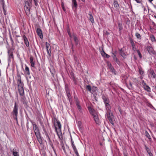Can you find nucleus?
I'll list each match as a JSON object with an SVG mask.
<instances>
[{
    "mask_svg": "<svg viewBox=\"0 0 156 156\" xmlns=\"http://www.w3.org/2000/svg\"><path fill=\"white\" fill-rule=\"evenodd\" d=\"M15 105L14 108H13V115L14 116V118L16 119V123L17 124H18L17 118V115L18 114V106L17 105L16 102L15 101Z\"/></svg>",
    "mask_w": 156,
    "mask_h": 156,
    "instance_id": "1",
    "label": "nucleus"
},
{
    "mask_svg": "<svg viewBox=\"0 0 156 156\" xmlns=\"http://www.w3.org/2000/svg\"><path fill=\"white\" fill-rule=\"evenodd\" d=\"M54 124L57 123V126L58 128V130L60 132H61V125L59 121L57 120L56 118H54Z\"/></svg>",
    "mask_w": 156,
    "mask_h": 156,
    "instance_id": "2",
    "label": "nucleus"
},
{
    "mask_svg": "<svg viewBox=\"0 0 156 156\" xmlns=\"http://www.w3.org/2000/svg\"><path fill=\"white\" fill-rule=\"evenodd\" d=\"M33 129L34 131V133L35 135H38L40 134V132L37 126L35 124H33Z\"/></svg>",
    "mask_w": 156,
    "mask_h": 156,
    "instance_id": "3",
    "label": "nucleus"
},
{
    "mask_svg": "<svg viewBox=\"0 0 156 156\" xmlns=\"http://www.w3.org/2000/svg\"><path fill=\"white\" fill-rule=\"evenodd\" d=\"M19 94L21 96H23L24 94V91L22 85L18 86Z\"/></svg>",
    "mask_w": 156,
    "mask_h": 156,
    "instance_id": "4",
    "label": "nucleus"
},
{
    "mask_svg": "<svg viewBox=\"0 0 156 156\" xmlns=\"http://www.w3.org/2000/svg\"><path fill=\"white\" fill-rule=\"evenodd\" d=\"M36 32L38 35L39 36L40 38L42 39L43 37V35L42 33V31L39 28H37Z\"/></svg>",
    "mask_w": 156,
    "mask_h": 156,
    "instance_id": "5",
    "label": "nucleus"
},
{
    "mask_svg": "<svg viewBox=\"0 0 156 156\" xmlns=\"http://www.w3.org/2000/svg\"><path fill=\"white\" fill-rule=\"evenodd\" d=\"M23 38L24 40L25 44H26L27 47H28L29 46V41H28L27 38L25 35L23 36Z\"/></svg>",
    "mask_w": 156,
    "mask_h": 156,
    "instance_id": "6",
    "label": "nucleus"
},
{
    "mask_svg": "<svg viewBox=\"0 0 156 156\" xmlns=\"http://www.w3.org/2000/svg\"><path fill=\"white\" fill-rule=\"evenodd\" d=\"M93 116L94 119V120L96 122L97 124L99 123V120L98 118V115L96 113L94 114V115H92Z\"/></svg>",
    "mask_w": 156,
    "mask_h": 156,
    "instance_id": "7",
    "label": "nucleus"
},
{
    "mask_svg": "<svg viewBox=\"0 0 156 156\" xmlns=\"http://www.w3.org/2000/svg\"><path fill=\"white\" fill-rule=\"evenodd\" d=\"M25 6L31 7L32 5V0H28L25 2Z\"/></svg>",
    "mask_w": 156,
    "mask_h": 156,
    "instance_id": "8",
    "label": "nucleus"
},
{
    "mask_svg": "<svg viewBox=\"0 0 156 156\" xmlns=\"http://www.w3.org/2000/svg\"><path fill=\"white\" fill-rule=\"evenodd\" d=\"M31 7L28 6H25V12L26 13V14L29 16L30 14V9Z\"/></svg>",
    "mask_w": 156,
    "mask_h": 156,
    "instance_id": "9",
    "label": "nucleus"
},
{
    "mask_svg": "<svg viewBox=\"0 0 156 156\" xmlns=\"http://www.w3.org/2000/svg\"><path fill=\"white\" fill-rule=\"evenodd\" d=\"M46 46L47 51V53L48 55H49V56H50L51 54V50H50V49L49 48L50 44L49 43H48L47 42H46Z\"/></svg>",
    "mask_w": 156,
    "mask_h": 156,
    "instance_id": "10",
    "label": "nucleus"
},
{
    "mask_svg": "<svg viewBox=\"0 0 156 156\" xmlns=\"http://www.w3.org/2000/svg\"><path fill=\"white\" fill-rule=\"evenodd\" d=\"M130 41L133 50L135 51L136 48H135V45L133 40L132 38L130 39Z\"/></svg>",
    "mask_w": 156,
    "mask_h": 156,
    "instance_id": "11",
    "label": "nucleus"
},
{
    "mask_svg": "<svg viewBox=\"0 0 156 156\" xmlns=\"http://www.w3.org/2000/svg\"><path fill=\"white\" fill-rule=\"evenodd\" d=\"M73 37L75 42V45H77L78 44V40L77 37L74 34L73 35Z\"/></svg>",
    "mask_w": 156,
    "mask_h": 156,
    "instance_id": "12",
    "label": "nucleus"
},
{
    "mask_svg": "<svg viewBox=\"0 0 156 156\" xmlns=\"http://www.w3.org/2000/svg\"><path fill=\"white\" fill-rule=\"evenodd\" d=\"M36 136L37 138V139L39 143L41 144H42V141L41 138L40 137V134L36 135Z\"/></svg>",
    "mask_w": 156,
    "mask_h": 156,
    "instance_id": "13",
    "label": "nucleus"
},
{
    "mask_svg": "<svg viewBox=\"0 0 156 156\" xmlns=\"http://www.w3.org/2000/svg\"><path fill=\"white\" fill-rule=\"evenodd\" d=\"M9 55V58L10 59L13 58V54L12 51L11 50H9L8 51Z\"/></svg>",
    "mask_w": 156,
    "mask_h": 156,
    "instance_id": "14",
    "label": "nucleus"
},
{
    "mask_svg": "<svg viewBox=\"0 0 156 156\" xmlns=\"http://www.w3.org/2000/svg\"><path fill=\"white\" fill-rule=\"evenodd\" d=\"M66 90L67 97L69 98V100L70 101V99L71 98L70 91L67 88H66Z\"/></svg>",
    "mask_w": 156,
    "mask_h": 156,
    "instance_id": "15",
    "label": "nucleus"
},
{
    "mask_svg": "<svg viewBox=\"0 0 156 156\" xmlns=\"http://www.w3.org/2000/svg\"><path fill=\"white\" fill-rule=\"evenodd\" d=\"M147 50L149 53L150 54L151 53L153 54H154V51L153 48L150 47H148L147 48Z\"/></svg>",
    "mask_w": 156,
    "mask_h": 156,
    "instance_id": "16",
    "label": "nucleus"
},
{
    "mask_svg": "<svg viewBox=\"0 0 156 156\" xmlns=\"http://www.w3.org/2000/svg\"><path fill=\"white\" fill-rule=\"evenodd\" d=\"M30 60L31 66L32 67H34L35 64L34 61H33V58L32 57H30Z\"/></svg>",
    "mask_w": 156,
    "mask_h": 156,
    "instance_id": "17",
    "label": "nucleus"
},
{
    "mask_svg": "<svg viewBox=\"0 0 156 156\" xmlns=\"http://www.w3.org/2000/svg\"><path fill=\"white\" fill-rule=\"evenodd\" d=\"M88 110L90 114L92 115L96 113V111L92 109L90 107L88 108Z\"/></svg>",
    "mask_w": 156,
    "mask_h": 156,
    "instance_id": "18",
    "label": "nucleus"
},
{
    "mask_svg": "<svg viewBox=\"0 0 156 156\" xmlns=\"http://www.w3.org/2000/svg\"><path fill=\"white\" fill-rule=\"evenodd\" d=\"M89 19L91 22L92 23L94 22V20L93 16L91 14H89V16L88 17Z\"/></svg>",
    "mask_w": 156,
    "mask_h": 156,
    "instance_id": "19",
    "label": "nucleus"
},
{
    "mask_svg": "<svg viewBox=\"0 0 156 156\" xmlns=\"http://www.w3.org/2000/svg\"><path fill=\"white\" fill-rule=\"evenodd\" d=\"M111 111H107L106 113V116L108 119H110V118H112L111 115H112V113H111Z\"/></svg>",
    "mask_w": 156,
    "mask_h": 156,
    "instance_id": "20",
    "label": "nucleus"
},
{
    "mask_svg": "<svg viewBox=\"0 0 156 156\" xmlns=\"http://www.w3.org/2000/svg\"><path fill=\"white\" fill-rule=\"evenodd\" d=\"M21 101L24 104L27 105V102L26 100V98L25 97H21Z\"/></svg>",
    "mask_w": 156,
    "mask_h": 156,
    "instance_id": "21",
    "label": "nucleus"
},
{
    "mask_svg": "<svg viewBox=\"0 0 156 156\" xmlns=\"http://www.w3.org/2000/svg\"><path fill=\"white\" fill-rule=\"evenodd\" d=\"M12 153L14 156H19V154L15 149H13Z\"/></svg>",
    "mask_w": 156,
    "mask_h": 156,
    "instance_id": "22",
    "label": "nucleus"
},
{
    "mask_svg": "<svg viewBox=\"0 0 156 156\" xmlns=\"http://www.w3.org/2000/svg\"><path fill=\"white\" fill-rule=\"evenodd\" d=\"M113 4L114 7L118 9L119 7L118 2L116 1H114Z\"/></svg>",
    "mask_w": 156,
    "mask_h": 156,
    "instance_id": "23",
    "label": "nucleus"
},
{
    "mask_svg": "<svg viewBox=\"0 0 156 156\" xmlns=\"http://www.w3.org/2000/svg\"><path fill=\"white\" fill-rule=\"evenodd\" d=\"M18 79L17 80V84L18 86H21L22 85V82L21 81V78L20 76L19 77Z\"/></svg>",
    "mask_w": 156,
    "mask_h": 156,
    "instance_id": "24",
    "label": "nucleus"
},
{
    "mask_svg": "<svg viewBox=\"0 0 156 156\" xmlns=\"http://www.w3.org/2000/svg\"><path fill=\"white\" fill-rule=\"evenodd\" d=\"M25 72L28 75H30V73L29 71V69L26 65H25Z\"/></svg>",
    "mask_w": 156,
    "mask_h": 156,
    "instance_id": "25",
    "label": "nucleus"
},
{
    "mask_svg": "<svg viewBox=\"0 0 156 156\" xmlns=\"http://www.w3.org/2000/svg\"><path fill=\"white\" fill-rule=\"evenodd\" d=\"M119 51L121 55L123 58L125 57L126 55L124 52L122 51V49L119 50Z\"/></svg>",
    "mask_w": 156,
    "mask_h": 156,
    "instance_id": "26",
    "label": "nucleus"
},
{
    "mask_svg": "<svg viewBox=\"0 0 156 156\" xmlns=\"http://www.w3.org/2000/svg\"><path fill=\"white\" fill-rule=\"evenodd\" d=\"M102 99L104 101L105 104L109 102L108 99L105 96H102Z\"/></svg>",
    "mask_w": 156,
    "mask_h": 156,
    "instance_id": "27",
    "label": "nucleus"
},
{
    "mask_svg": "<svg viewBox=\"0 0 156 156\" xmlns=\"http://www.w3.org/2000/svg\"><path fill=\"white\" fill-rule=\"evenodd\" d=\"M73 5L75 8L77 7V3L76 0H72Z\"/></svg>",
    "mask_w": 156,
    "mask_h": 156,
    "instance_id": "28",
    "label": "nucleus"
},
{
    "mask_svg": "<svg viewBox=\"0 0 156 156\" xmlns=\"http://www.w3.org/2000/svg\"><path fill=\"white\" fill-rule=\"evenodd\" d=\"M144 89L148 92H150V88L147 85H146L144 87Z\"/></svg>",
    "mask_w": 156,
    "mask_h": 156,
    "instance_id": "29",
    "label": "nucleus"
},
{
    "mask_svg": "<svg viewBox=\"0 0 156 156\" xmlns=\"http://www.w3.org/2000/svg\"><path fill=\"white\" fill-rule=\"evenodd\" d=\"M118 26L119 30L121 31L122 29V24L120 23H119Z\"/></svg>",
    "mask_w": 156,
    "mask_h": 156,
    "instance_id": "30",
    "label": "nucleus"
},
{
    "mask_svg": "<svg viewBox=\"0 0 156 156\" xmlns=\"http://www.w3.org/2000/svg\"><path fill=\"white\" fill-rule=\"evenodd\" d=\"M110 69V71L112 72L113 73H114L115 75H116V73H115V71L114 68L112 67V68L109 69Z\"/></svg>",
    "mask_w": 156,
    "mask_h": 156,
    "instance_id": "31",
    "label": "nucleus"
},
{
    "mask_svg": "<svg viewBox=\"0 0 156 156\" xmlns=\"http://www.w3.org/2000/svg\"><path fill=\"white\" fill-rule=\"evenodd\" d=\"M135 35L138 39H141V36L138 33H136L135 34Z\"/></svg>",
    "mask_w": 156,
    "mask_h": 156,
    "instance_id": "32",
    "label": "nucleus"
},
{
    "mask_svg": "<svg viewBox=\"0 0 156 156\" xmlns=\"http://www.w3.org/2000/svg\"><path fill=\"white\" fill-rule=\"evenodd\" d=\"M86 89H87L91 93H92L91 92V86L90 85H87L86 86Z\"/></svg>",
    "mask_w": 156,
    "mask_h": 156,
    "instance_id": "33",
    "label": "nucleus"
},
{
    "mask_svg": "<svg viewBox=\"0 0 156 156\" xmlns=\"http://www.w3.org/2000/svg\"><path fill=\"white\" fill-rule=\"evenodd\" d=\"M71 141L72 146V147H73V149H74L75 148H76V146L74 145V142L73 140H72V138L71 136Z\"/></svg>",
    "mask_w": 156,
    "mask_h": 156,
    "instance_id": "34",
    "label": "nucleus"
},
{
    "mask_svg": "<svg viewBox=\"0 0 156 156\" xmlns=\"http://www.w3.org/2000/svg\"><path fill=\"white\" fill-rule=\"evenodd\" d=\"M151 40L152 42L156 41V40L154 36L153 35H151Z\"/></svg>",
    "mask_w": 156,
    "mask_h": 156,
    "instance_id": "35",
    "label": "nucleus"
},
{
    "mask_svg": "<svg viewBox=\"0 0 156 156\" xmlns=\"http://www.w3.org/2000/svg\"><path fill=\"white\" fill-rule=\"evenodd\" d=\"M73 151H74L75 154H76V155L77 156H80L78 153L77 150L76 148L73 149Z\"/></svg>",
    "mask_w": 156,
    "mask_h": 156,
    "instance_id": "36",
    "label": "nucleus"
},
{
    "mask_svg": "<svg viewBox=\"0 0 156 156\" xmlns=\"http://www.w3.org/2000/svg\"><path fill=\"white\" fill-rule=\"evenodd\" d=\"M45 135H46V136L48 140L50 142L51 141V140H50V137H49V135H48V133L46 132L45 131Z\"/></svg>",
    "mask_w": 156,
    "mask_h": 156,
    "instance_id": "37",
    "label": "nucleus"
},
{
    "mask_svg": "<svg viewBox=\"0 0 156 156\" xmlns=\"http://www.w3.org/2000/svg\"><path fill=\"white\" fill-rule=\"evenodd\" d=\"M106 108L107 110V111H111V106L110 105H108L107 106H106Z\"/></svg>",
    "mask_w": 156,
    "mask_h": 156,
    "instance_id": "38",
    "label": "nucleus"
},
{
    "mask_svg": "<svg viewBox=\"0 0 156 156\" xmlns=\"http://www.w3.org/2000/svg\"><path fill=\"white\" fill-rule=\"evenodd\" d=\"M107 64L109 68V69H110V68L112 67V66L111 64L110 63V62H107Z\"/></svg>",
    "mask_w": 156,
    "mask_h": 156,
    "instance_id": "39",
    "label": "nucleus"
},
{
    "mask_svg": "<svg viewBox=\"0 0 156 156\" xmlns=\"http://www.w3.org/2000/svg\"><path fill=\"white\" fill-rule=\"evenodd\" d=\"M101 55L104 57H105V55H106V53L104 51L102 50V51H101Z\"/></svg>",
    "mask_w": 156,
    "mask_h": 156,
    "instance_id": "40",
    "label": "nucleus"
},
{
    "mask_svg": "<svg viewBox=\"0 0 156 156\" xmlns=\"http://www.w3.org/2000/svg\"><path fill=\"white\" fill-rule=\"evenodd\" d=\"M146 136L148 138L150 139V136L147 131H145Z\"/></svg>",
    "mask_w": 156,
    "mask_h": 156,
    "instance_id": "41",
    "label": "nucleus"
},
{
    "mask_svg": "<svg viewBox=\"0 0 156 156\" xmlns=\"http://www.w3.org/2000/svg\"><path fill=\"white\" fill-rule=\"evenodd\" d=\"M139 73H140V74L141 75H143L144 74V72L143 70V69H139Z\"/></svg>",
    "mask_w": 156,
    "mask_h": 156,
    "instance_id": "42",
    "label": "nucleus"
},
{
    "mask_svg": "<svg viewBox=\"0 0 156 156\" xmlns=\"http://www.w3.org/2000/svg\"><path fill=\"white\" fill-rule=\"evenodd\" d=\"M136 51L137 52L138 54V55H139V57L140 58H142V55L140 53V51L139 50H137Z\"/></svg>",
    "mask_w": 156,
    "mask_h": 156,
    "instance_id": "43",
    "label": "nucleus"
},
{
    "mask_svg": "<svg viewBox=\"0 0 156 156\" xmlns=\"http://www.w3.org/2000/svg\"><path fill=\"white\" fill-rule=\"evenodd\" d=\"M62 149L64 151V152L65 153H66V150L65 149V146H64V145L62 144Z\"/></svg>",
    "mask_w": 156,
    "mask_h": 156,
    "instance_id": "44",
    "label": "nucleus"
},
{
    "mask_svg": "<svg viewBox=\"0 0 156 156\" xmlns=\"http://www.w3.org/2000/svg\"><path fill=\"white\" fill-rule=\"evenodd\" d=\"M1 4L2 5L3 10H4V9H5V2H3V3H1Z\"/></svg>",
    "mask_w": 156,
    "mask_h": 156,
    "instance_id": "45",
    "label": "nucleus"
},
{
    "mask_svg": "<svg viewBox=\"0 0 156 156\" xmlns=\"http://www.w3.org/2000/svg\"><path fill=\"white\" fill-rule=\"evenodd\" d=\"M55 131H56V132L57 133V134L58 135V136L59 138H60V136L59 135V134L58 133V131H57V128L56 127H55Z\"/></svg>",
    "mask_w": 156,
    "mask_h": 156,
    "instance_id": "46",
    "label": "nucleus"
},
{
    "mask_svg": "<svg viewBox=\"0 0 156 156\" xmlns=\"http://www.w3.org/2000/svg\"><path fill=\"white\" fill-rule=\"evenodd\" d=\"M104 34L107 35H108L109 34V33H108L107 31H104Z\"/></svg>",
    "mask_w": 156,
    "mask_h": 156,
    "instance_id": "47",
    "label": "nucleus"
},
{
    "mask_svg": "<svg viewBox=\"0 0 156 156\" xmlns=\"http://www.w3.org/2000/svg\"><path fill=\"white\" fill-rule=\"evenodd\" d=\"M109 120V122L113 125H114V123H113V121L112 120V118H110V119H108Z\"/></svg>",
    "mask_w": 156,
    "mask_h": 156,
    "instance_id": "48",
    "label": "nucleus"
},
{
    "mask_svg": "<svg viewBox=\"0 0 156 156\" xmlns=\"http://www.w3.org/2000/svg\"><path fill=\"white\" fill-rule=\"evenodd\" d=\"M112 54L114 55L113 57V59L114 60H116V59H117V58L116 57V55L115 54H114V53H112Z\"/></svg>",
    "mask_w": 156,
    "mask_h": 156,
    "instance_id": "49",
    "label": "nucleus"
},
{
    "mask_svg": "<svg viewBox=\"0 0 156 156\" xmlns=\"http://www.w3.org/2000/svg\"><path fill=\"white\" fill-rule=\"evenodd\" d=\"M152 75L153 76V78H155V74L153 71L152 72Z\"/></svg>",
    "mask_w": 156,
    "mask_h": 156,
    "instance_id": "50",
    "label": "nucleus"
},
{
    "mask_svg": "<svg viewBox=\"0 0 156 156\" xmlns=\"http://www.w3.org/2000/svg\"><path fill=\"white\" fill-rule=\"evenodd\" d=\"M115 61L118 64H119L120 61H119V60L117 59H116V60H115Z\"/></svg>",
    "mask_w": 156,
    "mask_h": 156,
    "instance_id": "51",
    "label": "nucleus"
},
{
    "mask_svg": "<svg viewBox=\"0 0 156 156\" xmlns=\"http://www.w3.org/2000/svg\"><path fill=\"white\" fill-rule=\"evenodd\" d=\"M62 6L64 11H65L66 10V9H65V7L63 5V3L62 4Z\"/></svg>",
    "mask_w": 156,
    "mask_h": 156,
    "instance_id": "52",
    "label": "nucleus"
},
{
    "mask_svg": "<svg viewBox=\"0 0 156 156\" xmlns=\"http://www.w3.org/2000/svg\"><path fill=\"white\" fill-rule=\"evenodd\" d=\"M146 147V150L147 152V153H149V152H150L149 149L147 147Z\"/></svg>",
    "mask_w": 156,
    "mask_h": 156,
    "instance_id": "53",
    "label": "nucleus"
},
{
    "mask_svg": "<svg viewBox=\"0 0 156 156\" xmlns=\"http://www.w3.org/2000/svg\"><path fill=\"white\" fill-rule=\"evenodd\" d=\"M37 0H34V2L35 5L37 6L38 5Z\"/></svg>",
    "mask_w": 156,
    "mask_h": 156,
    "instance_id": "54",
    "label": "nucleus"
},
{
    "mask_svg": "<svg viewBox=\"0 0 156 156\" xmlns=\"http://www.w3.org/2000/svg\"><path fill=\"white\" fill-rule=\"evenodd\" d=\"M142 84L143 86H146V85H147L146 84V83L144 82V80L142 81Z\"/></svg>",
    "mask_w": 156,
    "mask_h": 156,
    "instance_id": "55",
    "label": "nucleus"
},
{
    "mask_svg": "<svg viewBox=\"0 0 156 156\" xmlns=\"http://www.w3.org/2000/svg\"><path fill=\"white\" fill-rule=\"evenodd\" d=\"M11 41L12 44V45H13L14 42L12 38L11 39Z\"/></svg>",
    "mask_w": 156,
    "mask_h": 156,
    "instance_id": "56",
    "label": "nucleus"
},
{
    "mask_svg": "<svg viewBox=\"0 0 156 156\" xmlns=\"http://www.w3.org/2000/svg\"><path fill=\"white\" fill-rule=\"evenodd\" d=\"M105 107H106V106H107L108 105H109V102H108L107 103H105Z\"/></svg>",
    "mask_w": 156,
    "mask_h": 156,
    "instance_id": "57",
    "label": "nucleus"
},
{
    "mask_svg": "<svg viewBox=\"0 0 156 156\" xmlns=\"http://www.w3.org/2000/svg\"><path fill=\"white\" fill-rule=\"evenodd\" d=\"M110 56L106 54V55H105V57H106L107 58H108Z\"/></svg>",
    "mask_w": 156,
    "mask_h": 156,
    "instance_id": "58",
    "label": "nucleus"
},
{
    "mask_svg": "<svg viewBox=\"0 0 156 156\" xmlns=\"http://www.w3.org/2000/svg\"><path fill=\"white\" fill-rule=\"evenodd\" d=\"M3 12H4V14L5 15H6V10H5V9H4V10H3Z\"/></svg>",
    "mask_w": 156,
    "mask_h": 156,
    "instance_id": "59",
    "label": "nucleus"
},
{
    "mask_svg": "<svg viewBox=\"0 0 156 156\" xmlns=\"http://www.w3.org/2000/svg\"><path fill=\"white\" fill-rule=\"evenodd\" d=\"M148 153V154H149V156H152V154L150 152Z\"/></svg>",
    "mask_w": 156,
    "mask_h": 156,
    "instance_id": "60",
    "label": "nucleus"
},
{
    "mask_svg": "<svg viewBox=\"0 0 156 156\" xmlns=\"http://www.w3.org/2000/svg\"><path fill=\"white\" fill-rule=\"evenodd\" d=\"M1 4L3 3V2H5L4 0H0Z\"/></svg>",
    "mask_w": 156,
    "mask_h": 156,
    "instance_id": "61",
    "label": "nucleus"
},
{
    "mask_svg": "<svg viewBox=\"0 0 156 156\" xmlns=\"http://www.w3.org/2000/svg\"><path fill=\"white\" fill-rule=\"evenodd\" d=\"M137 2V3H140V0H135Z\"/></svg>",
    "mask_w": 156,
    "mask_h": 156,
    "instance_id": "62",
    "label": "nucleus"
},
{
    "mask_svg": "<svg viewBox=\"0 0 156 156\" xmlns=\"http://www.w3.org/2000/svg\"><path fill=\"white\" fill-rule=\"evenodd\" d=\"M72 51H73V44H72Z\"/></svg>",
    "mask_w": 156,
    "mask_h": 156,
    "instance_id": "63",
    "label": "nucleus"
},
{
    "mask_svg": "<svg viewBox=\"0 0 156 156\" xmlns=\"http://www.w3.org/2000/svg\"><path fill=\"white\" fill-rule=\"evenodd\" d=\"M68 34H69V36L70 37H71V35H70V34L69 32H68Z\"/></svg>",
    "mask_w": 156,
    "mask_h": 156,
    "instance_id": "64",
    "label": "nucleus"
}]
</instances>
